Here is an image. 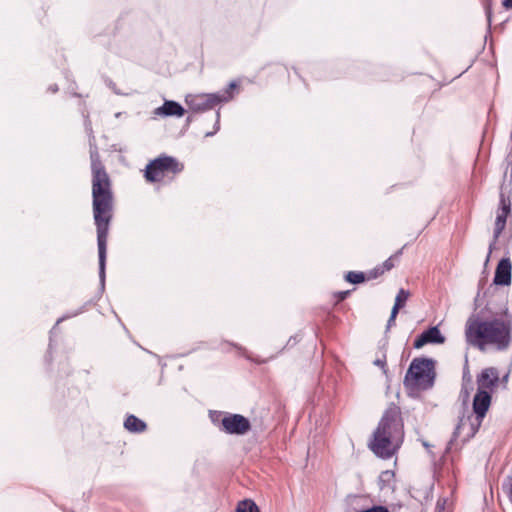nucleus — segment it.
<instances>
[{
	"mask_svg": "<svg viewBox=\"0 0 512 512\" xmlns=\"http://www.w3.org/2000/svg\"><path fill=\"white\" fill-rule=\"evenodd\" d=\"M236 512H259V509L253 501L244 500L238 504Z\"/></svg>",
	"mask_w": 512,
	"mask_h": 512,
	"instance_id": "obj_18",
	"label": "nucleus"
},
{
	"mask_svg": "<svg viewBox=\"0 0 512 512\" xmlns=\"http://www.w3.org/2000/svg\"><path fill=\"white\" fill-rule=\"evenodd\" d=\"M503 6L507 9L512 8V0H503Z\"/></svg>",
	"mask_w": 512,
	"mask_h": 512,
	"instance_id": "obj_22",
	"label": "nucleus"
},
{
	"mask_svg": "<svg viewBox=\"0 0 512 512\" xmlns=\"http://www.w3.org/2000/svg\"><path fill=\"white\" fill-rule=\"evenodd\" d=\"M499 384V372L494 367H488L483 369L481 373L477 376V390L490 392V394H492Z\"/></svg>",
	"mask_w": 512,
	"mask_h": 512,
	"instance_id": "obj_8",
	"label": "nucleus"
},
{
	"mask_svg": "<svg viewBox=\"0 0 512 512\" xmlns=\"http://www.w3.org/2000/svg\"><path fill=\"white\" fill-rule=\"evenodd\" d=\"M124 426L130 432H142L146 428V424L142 420L138 419L133 415L129 416L125 420Z\"/></svg>",
	"mask_w": 512,
	"mask_h": 512,
	"instance_id": "obj_17",
	"label": "nucleus"
},
{
	"mask_svg": "<svg viewBox=\"0 0 512 512\" xmlns=\"http://www.w3.org/2000/svg\"><path fill=\"white\" fill-rule=\"evenodd\" d=\"M409 296H410V293L408 291H406L404 289H400V291L398 292V294L395 298V303L392 308L390 318L388 320V325H387L388 328H390L394 324L396 316L399 312V309L405 306V303L408 300Z\"/></svg>",
	"mask_w": 512,
	"mask_h": 512,
	"instance_id": "obj_15",
	"label": "nucleus"
},
{
	"mask_svg": "<svg viewBox=\"0 0 512 512\" xmlns=\"http://www.w3.org/2000/svg\"><path fill=\"white\" fill-rule=\"evenodd\" d=\"M235 87H236V84H235V83H233V82H232V83H230V86H229V89H230V90L234 89Z\"/></svg>",
	"mask_w": 512,
	"mask_h": 512,
	"instance_id": "obj_26",
	"label": "nucleus"
},
{
	"mask_svg": "<svg viewBox=\"0 0 512 512\" xmlns=\"http://www.w3.org/2000/svg\"><path fill=\"white\" fill-rule=\"evenodd\" d=\"M375 366L380 367L384 373H386V356L383 354L381 358H377L373 361Z\"/></svg>",
	"mask_w": 512,
	"mask_h": 512,
	"instance_id": "obj_20",
	"label": "nucleus"
},
{
	"mask_svg": "<svg viewBox=\"0 0 512 512\" xmlns=\"http://www.w3.org/2000/svg\"><path fill=\"white\" fill-rule=\"evenodd\" d=\"M507 381H508V374H506L502 379H500V383H503L504 386L506 385Z\"/></svg>",
	"mask_w": 512,
	"mask_h": 512,
	"instance_id": "obj_23",
	"label": "nucleus"
},
{
	"mask_svg": "<svg viewBox=\"0 0 512 512\" xmlns=\"http://www.w3.org/2000/svg\"><path fill=\"white\" fill-rule=\"evenodd\" d=\"M347 293H348V292H343V293H341V299H344V298L346 297Z\"/></svg>",
	"mask_w": 512,
	"mask_h": 512,
	"instance_id": "obj_27",
	"label": "nucleus"
},
{
	"mask_svg": "<svg viewBox=\"0 0 512 512\" xmlns=\"http://www.w3.org/2000/svg\"><path fill=\"white\" fill-rule=\"evenodd\" d=\"M432 382V362L427 359L414 360L406 373L405 386L413 390H425Z\"/></svg>",
	"mask_w": 512,
	"mask_h": 512,
	"instance_id": "obj_4",
	"label": "nucleus"
},
{
	"mask_svg": "<svg viewBox=\"0 0 512 512\" xmlns=\"http://www.w3.org/2000/svg\"><path fill=\"white\" fill-rule=\"evenodd\" d=\"M445 337L441 334L438 327H431L424 331L414 342V347L419 349L426 344H442Z\"/></svg>",
	"mask_w": 512,
	"mask_h": 512,
	"instance_id": "obj_11",
	"label": "nucleus"
},
{
	"mask_svg": "<svg viewBox=\"0 0 512 512\" xmlns=\"http://www.w3.org/2000/svg\"><path fill=\"white\" fill-rule=\"evenodd\" d=\"M481 423L482 422L479 418H476L472 413L463 415L459 419V423L454 430L453 437L455 439L461 438L463 441H467L476 434Z\"/></svg>",
	"mask_w": 512,
	"mask_h": 512,
	"instance_id": "obj_7",
	"label": "nucleus"
},
{
	"mask_svg": "<svg viewBox=\"0 0 512 512\" xmlns=\"http://www.w3.org/2000/svg\"><path fill=\"white\" fill-rule=\"evenodd\" d=\"M393 266H394L393 260L391 258L387 259L383 263V270L381 271V273H383L384 271H389L390 269H392Z\"/></svg>",
	"mask_w": 512,
	"mask_h": 512,
	"instance_id": "obj_21",
	"label": "nucleus"
},
{
	"mask_svg": "<svg viewBox=\"0 0 512 512\" xmlns=\"http://www.w3.org/2000/svg\"><path fill=\"white\" fill-rule=\"evenodd\" d=\"M509 487H510V500L512 503V478L509 480Z\"/></svg>",
	"mask_w": 512,
	"mask_h": 512,
	"instance_id": "obj_24",
	"label": "nucleus"
},
{
	"mask_svg": "<svg viewBox=\"0 0 512 512\" xmlns=\"http://www.w3.org/2000/svg\"><path fill=\"white\" fill-rule=\"evenodd\" d=\"M395 474L391 470L383 471L379 476V486L382 491H394Z\"/></svg>",
	"mask_w": 512,
	"mask_h": 512,
	"instance_id": "obj_16",
	"label": "nucleus"
},
{
	"mask_svg": "<svg viewBox=\"0 0 512 512\" xmlns=\"http://www.w3.org/2000/svg\"><path fill=\"white\" fill-rule=\"evenodd\" d=\"M491 404V394L490 392H484L477 390L476 395L473 400V411L474 416L479 418L482 422L487 410L489 409Z\"/></svg>",
	"mask_w": 512,
	"mask_h": 512,
	"instance_id": "obj_10",
	"label": "nucleus"
},
{
	"mask_svg": "<svg viewBox=\"0 0 512 512\" xmlns=\"http://www.w3.org/2000/svg\"><path fill=\"white\" fill-rule=\"evenodd\" d=\"M465 338L468 344L480 351L507 350L512 342V316L506 309L502 314L487 319L470 317L465 324Z\"/></svg>",
	"mask_w": 512,
	"mask_h": 512,
	"instance_id": "obj_2",
	"label": "nucleus"
},
{
	"mask_svg": "<svg viewBox=\"0 0 512 512\" xmlns=\"http://www.w3.org/2000/svg\"><path fill=\"white\" fill-rule=\"evenodd\" d=\"M224 430L230 434H245L250 429V423L247 418L239 414L226 416L222 420Z\"/></svg>",
	"mask_w": 512,
	"mask_h": 512,
	"instance_id": "obj_9",
	"label": "nucleus"
},
{
	"mask_svg": "<svg viewBox=\"0 0 512 512\" xmlns=\"http://www.w3.org/2000/svg\"><path fill=\"white\" fill-rule=\"evenodd\" d=\"M182 168L174 158L159 157L147 166L145 177L150 182L161 181L168 173H178Z\"/></svg>",
	"mask_w": 512,
	"mask_h": 512,
	"instance_id": "obj_5",
	"label": "nucleus"
},
{
	"mask_svg": "<svg viewBox=\"0 0 512 512\" xmlns=\"http://www.w3.org/2000/svg\"><path fill=\"white\" fill-rule=\"evenodd\" d=\"M90 156L92 169V206L93 217L97 226L99 275L101 281H104L106 241L109 223L113 215L114 198L110 178L99 161L97 151L91 150Z\"/></svg>",
	"mask_w": 512,
	"mask_h": 512,
	"instance_id": "obj_1",
	"label": "nucleus"
},
{
	"mask_svg": "<svg viewBox=\"0 0 512 512\" xmlns=\"http://www.w3.org/2000/svg\"><path fill=\"white\" fill-rule=\"evenodd\" d=\"M437 509L439 512H442L443 506L440 501L437 502Z\"/></svg>",
	"mask_w": 512,
	"mask_h": 512,
	"instance_id": "obj_25",
	"label": "nucleus"
},
{
	"mask_svg": "<svg viewBox=\"0 0 512 512\" xmlns=\"http://www.w3.org/2000/svg\"><path fill=\"white\" fill-rule=\"evenodd\" d=\"M512 265L509 259H502L496 268L494 283L497 285H509L511 283Z\"/></svg>",
	"mask_w": 512,
	"mask_h": 512,
	"instance_id": "obj_13",
	"label": "nucleus"
},
{
	"mask_svg": "<svg viewBox=\"0 0 512 512\" xmlns=\"http://www.w3.org/2000/svg\"><path fill=\"white\" fill-rule=\"evenodd\" d=\"M403 441V425L395 409L387 411L382 417L370 442V449L379 457L389 458Z\"/></svg>",
	"mask_w": 512,
	"mask_h": 512,
	"instance_id": "obj_3",
	"label": "nucleus"
},
{
	"mask_svg": "<svg viewBox=\"0 0 512 512\" xmlns=\"http://www.w3.org/2000/svg\"><path fill=\"white\" fill-rule=\"evenodd\" d=\"M183 107L175 101H165L161 107L155 109V115L161 116H177L182 117L184 115Z\"/></svg>",
	"mask_w": 512,
	"mask_h": 512,
	"instance_id": "obj_14",
	"label": "nucleus"
},
{
	"mask_svg": "<svg viewBox=\"0 0 512 512\" xmlns=\"http://www.w3.org/2000/svg\"><path fill=\"white\" fill-rule=\"evenodd\" d=\"M346 280L354 284L361 283L364 281V275L360 272H349L346 275Z\"/></svg>",
	"mask_w": 512,
	"mask_h": 512,
	"instance_id": "obj_19",
	"label": "nucleus"
},
{
	"mask_svg": "<svg viewBox=\"0 0 512 512\" xmlns=\"http://www.w3.org/2000/svg\"><path fill=\"white\" fill-rule=\"evenodd\" d=\"M510 213V203L504 198L501 197L500 207L497 210L496 220H495V228H494V237L498 238L501 232L503 231L507 217Z\"/></svg>",
	"mask_w": 512,
	"mask_h": 512,
	"instance_id": "obj_12",
	"label": "nucleus"
},
{
	"mask_svg": "<svg viewBox=\"0 0 512 512\" xmlns=\"http://www.w3.org/2000/svg\"><path fill=\"white\" fill-rule=\"evenodd\" d=\"M232 98L230 91L224 94H189L185 98L187 106L194 112H202L213 108L220 102L229 101Z\"/></svg>",
	"mask_w": 512,
	"mask_h": 512,
	"instance_id": "obj_6",
	"label": "nucleus"
}]
</instances>
